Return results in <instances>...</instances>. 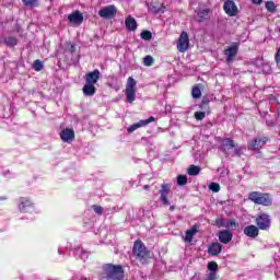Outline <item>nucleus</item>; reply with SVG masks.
<instances>
[{
    "label": "nucleus",
    "mask_w": 280,
    "mask_h": 280,
    "mask_svg": "<svg viewBox=\"0 0 280 280\" xmlns=\"http://www.w3.org/2000/svg\"><path fill=\"white\" fill-rule=\"evenodd\" d=\"M149 10H150V12H153V14H159V12H165V10L164 9H161V8H156V7H154V5H150L149 7Z\"/></svg>",
    "instance_id": "nucleus-38"
},
{
    "label": "nucleus",
    "mask_w": 280,
    "mask_h": 280,
    "mask_svg": "<svg viewBox=\"0 0 280 280\" xmlns=\"http://www.w3.org/2000/svg\"><path fill=\"white\" fill-rule=\"evenodd\" d=\"M92 209H94V212L97 213V215H102V213H104V208H102V206L94 205L92 206Z\"/></svg>",
    "instance_id": "nucleus-39"
},
{
    "label": "nucleus",
    "mask_w": 280,
    "mask_h": 280,
    "mask_svg": "<svg viewBox=\"0 0 280 280\" xmlns=\"http://www.w3.org/2000/svg\"><path fill=\"white\" fill-rule=\"evenodd\" d=\"M177 185H179V186L187 185V176L178 175Z\"/></svg>",
    "instance_id": "nucleus-35"
},
{
    "label": "nucleus",
    "mask_w": 280,
    "mask_h": 280,
    "mask_svg": "<svg viewBox=\"0 0 280 280\" xmlns=\"http://www.w3.org/2000/svg\"><path fill=\"white\" fill-rule=\"evenodd\" d=\"M208 270L210 272H218V262L211 261L208 264Z\"/></svg>",
    "instance_id": "nucleus-33"
},
{
    "label": "nucleus",
    "mask_w": 280,
    "mask_h": 280,
    "mask_svg": "<svg viewBox=\"0 0 280 280\" xmlns=\"http://www.w3.org/2000/svg\"><path fill=\"white\" fill-rule=\"evenodd\" d=\"M196 233H198V230L196 229V226H192L190 230H187L186 235L184 237L185 242H191Z\"/></svg>",
    "instance_id": "nucleus-23"
},
{
    "label": "nucleus",
    "mask_w": 280,
    "mask_h": 280,
    "mask_svg": "<svg viewBox=\"0 0 280 280\" xmlns=\"http://www.w3.org/2000/svg\"><path fill=\"white\" fill-rule=\"evenodd\" d=\"M191 95H192L194 100H199V97L202 96V91H200V88L194 86Z\"/></svg>",
    "instance_id": "nucleus-28"
},
{
    "label": "nucleus",
    "mask_w": 280,
    "mask_h": 280,
    "mask_svg": "<svg viewBox=\"0 0 280 280\" xmlns=\"http://www.w3.org/2000/svg\"><path fill=\"white\" fill-rule=\"evenodd\" d=\"M206 280H218V271H209Z\"/></svg>",
    "instance_id": "nucleus-40"
},
{
    "label": "nucleus",
    "mask_w": 280,
    "mask_h": 280,
    "mask_svg": "<svg viewBox=\"0 0 280 280\" xmlns=\"http://www.w3.org/2000/svg\"><path fill=\"white\" fill-rule=\"evenodd\" d=\"M125 25L129 32H135L137 30V20L132 16H128L125 21Z\"/></svg>",
    "instance_id": "nucleus-20"
},
{
    "label": "nucleus",
    "mask_w": 280,
    "mask_h": 280,
    "mask_svg": "<svg viewBox=\"0 0 280 280\" xmlns=\"http://www.w3.org/2000/svg\"><path fill=\"white\" fill-rule=\"evenodd\" d=\"M238 49L240 46H237V44H233L226 48L224 51V55L226 56V62H233V60H235V56H237Z\"/></svg>",
    "instance_id": "nucleus-14"
},
{
    "label": "nucleus",
    "mask_w": 280,
    "mask_h": 280,
    "mask_svg": "<svg viewBox=\"0 0 280 280\" xmlns=\"http://www.w3.org/2000/svg\"><path fill=\"white\" fill-rule=\"evenodd\" d=\"M266 9L268 10V12H276L277 5H275V2L268 1L266 2Z\"/></svg>",
    "instance_id": "nucleus-30"
},
{
    "label": "nucleus",
    "mask_w": 280,
    "mask_h": 280,
    "mask_svg": "<svg viewBox=\"0 0 280 280\" xmlns=\"http://www.w3.org/2000/svg\"><path fill=\"white\" fill-rule=\"evenodd\" d=\"M223 10L228 16H236L237 15V5H235V2L228 0L223 4Z\"/></svg>",
    "instance_id": "nucleus-13"
},
{
    "label": "nucleus",
    "mask_w": 280,
    "mask_h": 280,
    "mask_svg": "<svg viewBox=\"0 0 280 280\" xmlns=\"http://www.w3.org/2000/svg\"><path fill=\"white\" fill-rule=\"evenodd\" d=\"M177 49L180 54H185L189 49V35L187 32H182L177 42Z\"/></svg>",
    "instance_id": "nucleus-8"
},
{
    "label": "nucleus",
    "mask_w": 280,
    "mask_h": 280,
    "mask_svg": "<svg viewBox=\"0 0 280 280\" xmlns=\"http://www.w3.org/2000/svg\"><path fill=\"white\" fill-rule=\"evenodd\" d=\"M189 176H198L200 174V167L196 165H190L188 168Z\"/></svg>",
    "instance_id": "nucleus-25"
},
{
    "label": "nucleus",
    "mask_w": 280,
    "mask_h": 280,
    "mask_svg": "<svg viewBox=\"0 0 280 280\" xmlns=\"http://www.w3.org/2000/svg\"><path fill=\"white\" fill-rule=\"evenodd\" d=\"M125 95L128 104H132L137 100V81L132 77L127 79Z\"/></svg>",
    "instance_id": "nucleus-5"
},
{
    "label": "nucleus",
    "mask_w": 280,
    "mask_h": 280,
    "mask_svg": "<svg viewBox=\"0 0 280 280\" xmlns=\"http://www.w3.org/2000/svg\"><path fill=\"white\" fill-rule=\"evenodd\" d=\"M60 137L66 143H71V141L75 139V132L73 129H63L60 133Z\"/></svg>",
    "instance_id": "nucleus-15"
},
{
    "label": "nucleus",
    "mask_w": 280,
    "mask_h": 280,
    "mask_svg": "<svg viewBox=\"0 0 280 280\" xmlns=\"http://www.w3.org/2000/svg\"><path fill=\"white\" fill-rule=\"evenodd\" d=\"M152 121H155V118L153 116L149 117L145 120L138 121V128H144V126H148V124H152Z\"/></svg>",
    "instance_id": "nucleus-27"
},
{
    "label": "nucleus",
    "mask_w": 280,
    "mask_h": 280,
    "mask_svg": "<svg viewBox=\"0 0 280 280\" xmlns=\"http://www.w3.org/2000/svg\"><path fill=\"white\" fill-rule=\"evenodd\" d=\"M253 1V3H255L256 5H259V3H261V1H264V0H252Z\"/></svg>",
    "instance_id": "nucleus-42"
},
{
    "label": "nucleus",
    "mask_w": 280,
    "mask_h": 280,
    "mask_svg": "<svg viewBox=\"0 0 280 280\" xmlns=\"http://www.w3.org/2000/svg\"><path fill=\"white\" fill-rule=\"evenodd\" d=\"M26 8H38V0H22Z\"/></svg>",
    "instance_id": "nucleus-26"
},
{
    "label": "nucleus",
    "mask_w": 280,
    "mask_h": 280,
    "mask_svg": "<svg viewBox=\"0 0 280 280\" xmlns=\"http://www.w3.org/2000/svg\"><path fill=\"white\" fill-rule=\"evenodd\" d=\"M58 253H59V255H61V252H60V249L58 250Z\"/></svg>",
    "instance_id": "nucleus-47"
},
{
    "label": "nucleus",
    "mask_w": 280,
    "mask_h": 280,
    "mask_svg": "<svg viewBox=\"0 0 280 280\" xmlns=\"http://www.w3.org/2000/svg\"><path fill=\"white\" fill-rule=\"evenodd\" d=\"M98 16H101V19H115V16H117V7L110 4L102 8L98 11Z\"/></svg>",
    "instance_id": "nucleus-7"
},
{
    "label": "nucleus",
    "mask_w": 280,
    "mask_h": 280,
    "mask_svg": "<svg viewBox=\"0 0 280 280\" xmlns=\"http://www.w3.org/2000/svg\"><path fill=\"white\" fill-rule=\"evenodd\" d=\"M34 71H43V62L40 60H35L33 65Z\"/></svg>",
    "instance_id": "nucleus-32"
},
{
    "label": "nucleus",
    "mask_w": 280,
    "mask_h": 280,
    "mask_svg": "<svg viewBox=\"0 0 280 280\" xmlns=\"http://www.w3.org/2000/svg\"><path fill=\"white\" fill-rule=\"evenodd\" d=\"M205 117H207V114L205 112H196L195 113V119H197V121H202V119H205Z\"/></svg>",
    "instance_id": "nucleus-37"
},
{
    "label": "nucleus",
    "mask_w": 280,
    "mask_h": 280,
    "mask_svg": "<svg viewBox=\"0 0 280 280\" xmlns=\"http://www.w3.org/2000/svg\"><path fill=\"white\" fill-rule=\"evenodd\" d=\"M244 235L255 240L259 235V228L257 225H248L244 228Z\"/></svg>",
    "instance_id": "nucleus-16"
},
{
    "label": "nucleus",
    "mask_w": 280,
    "mask_h": 280,
    "mask_svg": "<svg viewBox=\"0 0 280 280\" xmlns=\"http://www.w3.org/2000/svg\"><path fill=\"white\" fill-rule=\"evenodd\" d=\"M268 143L267 137H256L253 140H250L247 144L248 150L252 152H259L264 145Z\"/></svg>",
    "instance_id": "nucleus-6"
},
{
    "label": "nucleus",
    "mask_w": 280,
    "mask_h": 280,
    "mask_svg": "<svg viewBox=\"0 0 280 280\" xmlns=\"http://www.w3.org/2000/svg\"><path fill=\"white\" fill-rule=\"evenodd\" d=\"M133 255L140 264H145L150 259V252L145 248V245L141 241H136L133 244Z\"/></svg>",
    "instance_id": "nucleus-3"
},
{
    "label": "nucleus",
    "mask_w": 280,
    "mask_h": 280,
    "mask_svg": "<svg viewBox=\"0 0 280 280\" xmlns=\"http://www.w3.org/2000/svg\"><path fill=\"white\" fill-rule=\"evenodd\" d=\"M68 21L71 25H82L84 23V15L80 11H73L68 15Z\"/></svg>",
    "instance_id": "nucleus-11"
},
{
    "label": "nucleus",
    "mask_w": 280,
    "mask_h": 280,
    "mask_svg": "<svg viewBox=\"0 0 280 280\" xmlns=\"http://www.w3.org/2000/svg\"><path fill=\"white\" fill-rule=\"evenodd\" d=\"M170 209H171V211H174L175 207H174V206H171Z\"/></svg>",
    "instance_id": "nucleus-45"
},
{
    "label": "nucleus",
    "mask_w": 280,
    "mask_h": 280,
    "mask_svg": "<svg viewBox=\"0 0 280 280\" xmlns=\"http://www.w3.org/2000/svg\"><path fill=\"white\" fill-rule=\"evenodd\" d=\"M144 67H152L154 65V58L150 55L145 56L143 59Z\"/></svg>",
    "instance_id": "nucleus-29"
},
{
    "label": "nucleus",
    "mask_w": 280,
    "mask_h": 280,
    "mask_svg": "<svg viewBox=\"0 0 280 280\" xmlns=\"http://www.w3.org/2000/svg\"><path fill=\"white\" fill-rule=\"evenodd\" d=\"M208 253L213 257L220 255L222 253V245L220 243H212L208 248Z\"/></svg>",
    "instance_id": "nucleus-19"
},
{
    "label": "nucleus",
    "mask_w": 280,
    "mask_h": 280,
    "mask_svg": "<svg viewBox=\"0 0 280 280\" xmlns=\"http://www.w3.org/2000/svg\"><path fill=\"white\" fill-rule=\"evenodd\" d=\"M209 190L210 191H214V194H218V191H220V184L218 183H211L209 185Z\"/></svg>",
    "instance_id": "nucleus-36"
},
{
    "label": "nucleus",
    "mask_w": 280,
    "mask_h": 280,
    "mask_svg": "<svg viewBox=\"0 0 280 280\" xmlns=\"http://www.w3.org/2000/svg\"><path fill=\"white\" fill-rule=\"evenodd\" d=\"M143 189H150V186L149 185H144Z\"/></svg>",
    "instance_id": "nucleus-44"
},
{
    "label": "nucleus",
    "mask_w": 280,
    "mask_h": 280,
    "mask_svg": "<svg viewBox=\"0 0 280 280\" xmlns=\"http://www.w3.org/2000/svg\"><path fill=\"white\" fill-rule=\"evenodd\" d=\"M95 91H96L95 85L91 83H85V85L83 86V94L86 97H93V94L95 93Z\"/></svg>",
    "instance_id": "nucleus-21"
},
{
    "label": "nucleus",
    "mask_w": 280,
    "mask_h": 280,
    "mask_svg": "<svg viewBox=\"0 0 280 280\" xmlns=\"http://www.w3.org/2000/svg\"><path fill=\"white\" fill-rule=\"evenodd\" d=\"M139 128V125L136 122L133 125H131L128 129H127V132H135V130H138Z\"/></svg>",
    "instance_id": "nucleus-41"
},
{
    "label": "nucleus",
    "mask_w": 280,
    "mask_h": 280,
    "mask_svg": "<svg viewBox=\"0 0 280 280\" xmlns=\"http://www.w3.org/2000/svg\"><path fill=\"white\" fill-rule=\"evenodd\" d=\"M74 255L79 257V259H82L83 261H86L89 259V252L84 250L82 247H78L73 250Z\"/></svg>",
    "instance_id": "nucleus-22"
},
{
    "label": "nucleus",
    "mask_w": 280,
    "mask_h": 280,
    "mask_svg": "<svg viewBox=\"0 0 280 280\" xmlns=\"http://www.w3.org/2000/svg\"><path fill=\"white\" fill-rule=\"evenodd\" d=\"M248 200L254 202V205H261L262 207H270V205H272V199L270 198V195L259 191L250 192L248 195Z\"/></svg>",
    "instance_id": "nucleus-4"
},
{
    "label": "nucleus",
    "mask_w": 280,
    "mask_h": 280,
    "mask_svg": "<svg viewBox=\"0 0 280 280\" xmlns=\"http://www.w3.org/2000/svg\"><path fill=\"white\" fill-rule=\"evenodd\" d=\"M172 189V186L170 184H162L160 189V200L162 205L170 206V200L167 199V196H170V191Z\"/></svg>",
    "instance_id": "nucleus-10"
},
{
    "label": "nucleus",
    "mask_w": 280,
    "mask_h": 280,
    "mask_svg": "<svg viewBox=\"0 0 280 280\" xmlns=\"http://www.w3.org/2000/svg\"><path fill=\"white\" fill-rule=\"evenodd\" d=\"M18 40L14 37H8L5 39V45H8V47H14L16 45Z\"/></svg>",
    "instance_id": "nucleus-34"
},
{
    "label": "nucleus",
    "mask_w": 280,
    "mask_h": 280,
    "mask_svg": "<svg viewBox=\"0 0 280 280\" xmlns=\"http://www.w3.org/2000/svg\"><path fill=\"white\" fill-rule=\"evenodd\" d=\"M103 270L100 280H124V268L119 265H105Z\"/></svg>",
    "instance_id": "nucleus-1"
},
{
    "label": "nucleus",
    "mask_w": 280,
    "mask_h": 280,
    "mask_svg": "<svg viewBox=\"0 0 280 280\" xmlns=\"http://www.w3.org/2000/svg\"><path fill=\"white\" fill-rule=\"evenodd\" d=\"M228 226H235V221H230V222L228 223Z\"/></svg>",
    "instance_id": "nucleus-43"
},
{
    "label": "nucleus",
    "mask_w": 280,
    "mask_h": 280,
    "mask_svg": "<svg viewBox=\"0 0 280 280\" xmlns=\"http://www.w3.org/2000/svg\"><path fill=\"white\" fill-rule=\"evenodd\" d=\"M256 224L260 231H268L270 229V215L267 213H260L256 218Z\"/></svg>",
    "instance_id": "nucleus-9"
},
{
    "label": "nucleus",
    "mask_w": 280,
    "mask_h": 280,
    "mask_svg": "<svg viewBox=\"0 0 280 280\" xmlns=\"http://www.w3.org/2000/svg\"><path fill=\"white\" fill-rule=\"evenodd\" d=\"M32 209H34V203H32V200H30V198H20L19 210L21 211V213H27L28 211H32Z\"/></svg>",
    "instance_id": "nucleus-12"
},
{
    "label": "nucleus",
    "mask_w": 280,
    "mask_h": 280,
    "mask_svg": "<svg viewBox=\"0 0 280 280\" xmlns=\"http://www.w3.org/2000/svg\"><path fill=\"white\" fill-rule=\"evenodd\" d=\"M97 80H100V70H94L85 75L86 84H97Z\"/></svg>",
    "instance_id": "nucleus-17"
},
{
    "label": "nucleus",
    "mask_w": 280,
    "mask_h": 280,
    "mask_svg": "<svg viewBox=\"0 0 280 280\" xmlns=\"http://www.w3.org/2000/svg\"><path fill=\"white\" fill-rule=\"evenodd\" d=\"M233 240V234L229 230H223L219 232V241L222 244H229Z\"/></svg>",
    "instance_id": "nucleus-18"
},
{
    "label": "nucleus",
    "mask_w": 280,
    "mask_h": 280,
    "mask_svg": "<svg viewBox=\"0 0 280 280\" xmlns=\"http://www.w3.org/2000/svg\"><path fill=\"white\" fill-rule=\"evenodd\" d=\"M265 67H266L267 71H270V67L269 66H265Z\"/></svg>",
    "instance_id": "nucleus-46"
},
{
    "label": "nucleus",
    "mask_w": 280,
    "mask_h": 280,
    "mask_svg": "<svg viewBox=\"0 0 280 280\" xmlns=\"http://www.w3.org/2000/svg\"><path fill=\"white\" fill-rule=\"evenodd\" d=\"M209 16V9H202L197 13V20L202 23Z\"/></svg>",
    "instance_id": "nucleus-24"
},
{
    "label": "nucleus",
    "mask_w": 280,
    "mask_h": 280,
    "mask_svg": "<svg viewBox=\"0 0 280 280\" xmlns=\"http://www.w3.org/2000/svg\"><path fill=\"white\" fill-rule=\"evenodd\" d=\"M141 38H142L143 40H151V39H152V32H150V31H143V32L141 33Z\"/></svg>",
    "instance_id": "nucleus-31"
},
{
    "label": "nucleus",
    "mask_w": 280,
    "mask_h": 280,
    "mask_svg": "<svg viewBox=\"0 0 280 280\" xmlns=\"http://www.w3.org/2000/svg\"><path fill=\"white\" fill-rule=\"evenodd\" d=\"M220 150H222L226 156H242L244 152L242 147L237 145L231 138L222 140Z\"/></svg>",
    "instance_id": "nucleus-2"
}]
</instances>
